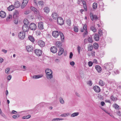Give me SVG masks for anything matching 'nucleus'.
<instances>
[{
	"instance_id": "1",
	"label": "nucleus",
	"mask_w": 121,
	"mask_h": 121,
	"mask_svg": "<svg viewBox=\"0 0 121 121\" xmlns=\"http://www.w3.org/2000/svg\"><path fill=\"white\" fill-rule=\"evenodd\" d=\"M60 35L61 41H64V37L63 33L60 32H59L57 31H54L52 32V36L55 38L57 37Z\"/></svg>"
},
{
	"instance_id": "2",
	"label": "nucleus",
	"mask_w": 121,
	"mask_h": 121,
	"mask_svg": "<svg viewBox=\"0 0 121 121\" xmlns=\"http://www.w3.org/2000/svg\"><path fill=\"white\" fill-rule=\"evenodd\" d=\"M113 64L111 63H107L104 65L103 67L104 68L110 70L113 69Z\"/></svg>"
},
{
	"instance_id": "3",
	"label": "nucleus",
	"mask_w": 121,
	"mask_h": 121,
	"mask_svg": "<svg viewBox=\"0 0 121 121\" xmlns=\"http://www.w3.org/2000/svg\"><path fill=\"white\" fill-rule=\"evenodd\" d=\"M45 71L48 78L50 79L52 78V72L50 69H47L45 70Z\"/></svg>"
},
{
	"instance_id": "4",
	"label": "nucleus",
	"mask_w": 121,
	"mask_h": 121,
	"mask_svg": "<svg viewBox=\"0 0 121 121\" xmlns=\"http://www.w3.org/2000/svg\"><path fill=\"white\" fill-rule=\"evenodd\" d=\"M57 24L60 25H63L64 23V21L63 18L61 17H59L57 19Z\"/></svg>"
},
{
	"instance_id": "5",
	"label": "nucleus",
	"mask_w": 121,
	"mask_h": 121,
	"mask_svg": "<svg viewBox=\"0 0 121 121\" xmlns=\"http://www.w3.org/2000/svg\"><path fill=\"white\" fill-rule=\"evenodd\" d=\"M29 28L30 30H34L36 29L37 26L34 23H32L30 24Z\"/></svg>"
},
{
	"instance_id": "6",
	"label": "nucleus",
	"mask_w": 121,
	"mask_h": 121,
	"mask_svg": "<svg viewBox=\"0 0 121 121\" xmlns=\"http://www.w3.org/2000/svg\"><path fill=\"white\" fill-rule=\"evenodd\" d=\"M18 36L21 39H23L25 37V32L23 31L20 32Z\"/></svg>"
},
{
	"instance_id": "7",
	"label": "nucleus",
	"mask_w": 121,
	"mask_h": 121,
	"mask_svg": "<svg viewBox=\"0 0 121 121\" xmlns=\"http://www.w3.org/2000/svg\"><path fill=\"white\" fill-rule=\"evenodd\" d=\"M37 43L39 46L41 47H43L45 44L44 42L41 40H38Z\"/></svg>"
},
{
	"instance_id": "8",
	"label": "nucleus",
	"mask_w": 121,
	"mask_h": 121,
	"mask_svg": "<svg viewBox=\"0 0 121 121\" xmlns=\"http://www.w3.org/2000/svg\"><path fill=\"white\" fill-rule=\"evenodd\" d=\"M103 70V73L105 77H107L110 74V72L107 69L104 68Z\"/></svg>"
},
{
	"instance_id": "9",
	"label": "nucleus",
	"mask_w": 121,
	"mask_h": 121,
	"mask_svg": "<svg viewBox=\"0 0 121 121\" xmlns=\"http://www.w3.org/2000/svg\"><path fill=\"white\" fill-rule=\"evenodd\" d=\"M90 16L92 21L94 20H96L98 18L96 15H93V13H91L90 14Z\"/></svg>"
},
{
	"instance_id": "10",
	"label": "nucleus",
	"mask_w": 121,
	"mask_h": 121,
	"mask_svg": "<svg viewBox=\"0 0 121 121\" xmlns=\"http://www.w3.org/2000/svg\"><path fill=\"white\" fill-rule=\"evenodd\" d=\"M93 89L96 93H99L100 91V88L99 86L96 85L93 87Z\"/></svg>"
},
{
	"instance_id": "11",
	"label": "nucleus",
	"mask_w": 121,
	"mask_h": 121,
	"mask_svg": "<svg viewBox=\"0 0 121 121\" xmlns=\"http://www.w3.org/2000/svg\"><path fill=\"white\" fill-rule=\"evenodd\" d=\"M42 51L40 50L36 49L35 50V53L38 56H40L42 54Z\"/></svg>"
},
{
	"instance_id": "12",
	"label": "nucleus",
	"mask_w": 121,
	"mask_h": 121,
	"mask_svg": "<svg viewBox=\"0 0 121 121\" xmlns=\"http://www.w3.org/2000/svg\"><path fill=\"white\" fill-rule=\"evenodd\" d=\"M22 29L23 32H27L28 31L29 29V27L28 26L26 25H24L22 26Z\"/></svg>"
},
{
	"instance_id": "13",
	"label": "nucleus",
	"mask_w": 121,
	"mask_h": 121,
	"mask_svg": "<svg viewBox=\"0 0 121 121\" xmlns=\"http://www.w3.org/2000/svg\"><path fill=\"white\" fill-rule=\"evenodd\" d=\"M33 49V48L31 45H28L26 46V49L28 52L32 51Z\"/></svg>"
},
{
	"instance_id": "14",
	"label": "nucleus",
	"mask_w": 121,
	"mask_h": 121,
	"mask_svg": "<svg viewBox=\"0 0 121 121\" xmlns=\"http://www.w3.org/2000/svg\"><path fill=\"white\" fill-rule=\"evenodd\" d=\"M50 51L52 53H56L57 52V49L56 47H52L51 48Z\"/></svg>"
},
{
	"instance_id": "15",
	"label": "nucleus",
	"mask_w": 121,
	"mask_h": 121,
	"mask_svg": "<svg viewBox=\"0 0 121 121\" xmlns=\"http://www.w3.org/2000/svg\"><path fill=\"white\" fill-rule=\"evenodd\" d=\"M30 9L31 10L33 11L36 14H39V11L36 8L34 7H30Z\"/></svg>"
},
{
	"instance_id": "16",
	"label": "nucleus",
	"mask_w": 121,
	"mask_h": 121,
	"mask_svg": "<svg viewBox=\"0 0 121 121\" xmlns=\"http://www.w3.org/2000/svg\"><path fill=\"white\" fill-rule=\"evenodd\" d=\"M19 12L18 11L16 10L14 12L13 15V18H17Z\"/></svg>"
},
{
	"instance_id": "17",
	"label": "nucleus",
	"mask_w": 121,
	"mask_h": 121,
	"mask_svg": "<svg viewBox=\"0 0 121 121\" xmlns=\"http://www.w3.org/2000/svg\"><path fill=\"white\" fill-rule=\"evenodd\" d=\"M38 28L40 30H42L43 29V24L42 22H39L38 23Z\"/></svg>"
},
{
	"instance_id": "18",
	"label": "nucleus",
	"mask_w": 121,
	"mask_h": 121,
	"mask_svg": "<svg viewBox=\"0 0 121 121\" xmlns=\"http://www.w3.org/2000/svg\"><path fill=\"white\" fill-rule=\"evenodd\" d=\"M6 13L4 11H1L0 12V16L2 18H4L6 17Z\"/></svg>"
},
{
	"instance_id": "19",
	"label": "nucleus",
	"mask_w": 121,
	"mask_h": 121,
	"mask_svg": "<svg viewBox=\"0 0 121 121\" xmlns=\"http://www.w3.org/2000/svg\"><path fill=\"white\" fill-rule=\"evenodd\" d=\"M95 68L96 70L99 73L101 72L102 70L101 67L99 65H96L95 66Z\"/></svg>"
},
{
	"instance_id": "20",
	"label": "nucleus",
	"mask_w": 121,
	"mask_h": 121,
	"mask_svg": "<svg viewBox=\"0 0 121 121\" xmlns=\"http://www.w3.org/2000/svg\"><path fill=\"white\" fill-rule=\"evenodd\" d=\"M43 76V75L42 74L35 75L33 76L32 78L33 79H37L41 78Z\"/></svg>"
},
{
	"instance_id": "21",
	"label": "nucleus",
	"mask_w": 121,
	"mask_h": 121,
	"mask_svg": "<svg viewBox=\"0 0 121 121\" xmlns=\"http://www.w3.org/2000/svg\"><path fill=\"white\" fill-rule=\"evenodd\" d=\"M53 18L54 19H56V18L57 19L58 18V16L56 13L54 12L53 13L52 15Z\"/></svg>"
},
{
	"instance_id": "22",
	"label": "nucleus",
	"mask_w": 121,
	"mask_h": 121,
	"mask_svg": "<svg viewBox=\"0 0 121 121\" xmlns=\"http://www.w3.org/2000/svg\"><path fill=\"white\" fill-rule=\"evenodd\" d=\"M13 6L14 7L16 8H18L20 6V4L19 2L18 1L15 2Z\"/></svg>"
},
{
	"instance_id": "23",
	"label": "nucleus",
	"mask_w": 121,
	"mask_h": 121,
	"mask_svg": "<svg viewBox=\"0 0 121 121\" xmlns=\"http://www.w3.org/2000/svg\"><path fill=\"white\" fill-rule=\"evenodd\" d=\"M12 18V16L11 14H9L6 18V21L7 22H9L11 20Z\"/></svg>"
},
{
	"instance_id": "24",
	"label": "nucleus",
	"mask_w": 121,
	"mask_h": 121,
	"mask_svg": "<svg viewBox=\"0 0 121 121\" xmlns=\"http://www.w3.org/2000/svg\"><path fill=\"white\" fill-rule=\"evenodd\" d=\"M64 51L63 49L62 48H60L58 53V55L59 56L61 55L63 53Z\"/></svg>"
},
{
	"instance_id": "25",
	"label": "nucleus",
	"mask_w": 121,
	"mask_h": 121,
	"mask_svg": "<svg viewBox=\"0 0 121 121\" xmlns=\"http://www.w3.org/2000/svg\"><path fill=\"white\" fill-rule=\"evenodd\" d=\"M94 38L96 41H98L99 38V35L97 34H95L94 36Z\"/></svg>"
},
{
	"instance_id": "26",
	"label": "nucleus",
	"mask_w": 121,
	"mask_h": 121,
	"mask_svg": "<svg viewBox=\"0 0 121 121\" xmlns=\"http://www.w3.org/2000/svg\"><path fill=\"white\" fill-rule=\"evenodd\" d=\"M28 38L29 40L32 42H34L35 41V39L31 35L29 36Z\"/></svg>"
},
{
	"instance_id": "27",
	"label": "nucleus",
	"mask_w": 121,
	"mask_h": 121,
	"mask_svg": "<svg viewBox=\"0 0 121 121\" xmlns=\"http://www.w3.org/2000/svg\"><path fill=\"white\" fill-rule=\"evenodd\" d=\"M91 30H92L93 32H95L96 31V29L95 27V25L91 26L90 28Z\"/></svg>"
},
{
	"instance_id": "28",
	"label": "nucleus",
	"mask_w": 121,
	"mask_h": 121,
	"mask_svg": "<svg viewBox=\"0 0 121 121\" xmlns=\"http://www.w3.org/2000/svg\"><path fill=\"white\" fill-rule=\"evenodd\" d=\"M87 29V26L86 25H84L83 26V28L81 29V31L82 32L85 30H86Z\"/></svg>"
},
{
	"instance_id": "29",
	"label": "nucleus",
	"mask_w": 121,
	"mask_h": 121,
	"mask_svg": "<svg viewBox=\"0 0 121 121\" xmlns=\"http://www.w3.org/2000/svg\"><path fill=\"white\" fill-rule=\"evenodd\" d=\"M113 107L116 109L119 110L120 109L119 106L116 104H114Z\"/></svg>"
},
{
	"instance_id": "30",
	"label": "nucleus",
	"mask_w": 121,
	"mask_h": 121,
	"mask_svg": "<svg viewBox=\"0 0 121 121\" xmlns=\"http://www.w3.org/2000/svg\"><path fill=\"white\" fill-rule=\"evenodd\" d=\"M23 23L24 25L27 26L29 24V22L27 19H25L23 21Z\"/></svg>"
},
{
	"instance_id": "31",
	"label": "nucleus",
	"mask_w": 121,
	"mask_h": 121,
	"mask_svg": "<svg viewBox=\"0 0 121 121\" xmlns=\"http://www.w3.org/2000/svg\"><path fill=\"white\" fill-rule=\"evenodd\" d=\"M14 9V7L13 5L9 6L8 8V9L9 11H10Z\"/></svg>"
},
{
	"instance_id": "32",
	"label": "nucleus",
	"mask_w": 121,
	"mask_h": 121,
	"mask_svg": "<svg viewBox=\"0 0 121 121\" xmlns=\"http://www.w3.org/2000/svg\"><path fill=\"white\" fill-rule=\"evenodd\" d=\"M99 83L100 86H103L104 85L105 83L103 81L100 80L99 82Z\"/></svg>"
},
{
	"instance_id": "33",
	"label": "nucleus",
	"mask_w": 121,
	"mask_h": 121,
	"mask_svg": "<svg viewBox=\"0 0 121 121\" xmlns=\"http://www.w3.org/2000/svg\"><path fill=\"white\" fill-rule=\"evenodd\" d=\"M56 45L57 47H60L62 45L61 43L60 42L57 41L56 43Z\"/></svg>"
},
{
	"instance_id": "34",
	"label": "nucleus",
	"mask_w": 121,
	"mask_h": 121,
	"mask_svg": "<svg viewBox=\"0 0 121 121\" xmlns=\"http://www.w3.org/2000/svg\"><path fill=\"white\" fill-rule=\"evenodd\" d=\"M110 98L113 101H116L117 99L116 97H114L112 95L111 96Z\"/></svg>"
},
{
	"instance_id": "35",
	"label": "nucleus",
	"mask_w": 121,
	"mask_h": 121,
	"mask_svg": "<svg viewBox=\"0 0 121 121\" xmlns=\"http://www.w3.org/2000/svg\"><path fill=\"white\" fill-rule=\"evenodd\" d=\"M44 9V12L47 13H48L50 11L49 8L47 7H45Z\"/></svg>"
},
{
	"instance_id": "36",
	"label": "nucleus",
	"mask_w": 121,
	"mask_h": 121,
	"mask_svg": "<svg viewBox=\"0 0 121 121\" xmlns=\"http://www.w3.org/2000/svg\"><path fill=\"white\" fill-rule=\"evenodd\" d=\"M93 46L94 48L96 49H98L99 47L98 44L96 43H94Z\"/></svg>"
},
{
	"instance_id": "37",
	"label": "nucleus",
	"mask_w": 121,
	"mask_h": 121,
	"mask_svg": "<svg viewBox=\"0 0 121 121\" xmlns=\"http://www.w3.org/2000/svg\"><path fill=\"white\" fill-rule=\"evenodd\" d=\"M44 3L42 1H38V4L39 6H43Z\"/></svg>"
},
{
	"instance_id": "38",
	"label": "nucleus",
	"mask_w": 121,
	"mask_h": 121,
	"mask_svg": "<svg viewBox=\"0 0 121 121\" xmlns=\"http://www.w3.org/2000/svg\"><path fill=\"white\" fill-rule=\"evenodd\" d=\"M79 113L78 112H74L71 115V116L72 117H74L78 115Z\"/></svg>"
},
{
	"instance_id": "39",
	"label": "nucleus",
	"mask_w": 121,
	"mask_h": 121,
	"mask_svg": "<svg viewBox=\"0 0 121 121\" xmlns=\"http://www.w3.org/2000/svg\"><path fill=\"white\" fill-rule=\"evenodd\" d=\"M93 49L92 46V45H89L88 46V50L89 51H91Z\"/></svg>"
},
{
	"instance_id": "40",
	"label": "nucleus",
	"mask_w": 121,
	"mask_h": 121,
	"mask_svg": "<svg viewBox=\"0 0 121 121\" xmlns=\"http://www.w3.org/2000/svg\"><path fill=\"white\" fill-rule=\"evenodd\" d=\"M93 8L94 9H96L97 8V4L96 3H94L93 5Z\"/></svg>"
},
{
	"instance_id": "41",
	"label": "nucleus",
	"mask_w": 121,
	"mask_h": 121,
	"mask_svg": "<svg viewBox=\"0 0 121 121\" xmlns=\"http://www.w3.org/2000/svg\"><path fill=\"white\" fill-rule=\"evenodd\" d=\"M31 117L30 115H29L27 116H23L22 117V118L23 119H28Z\"/></svg>"
},
{
	"instance_id": "42",
	"label": "nucleus",
	"mask_w": 121,
	"mask_h": 121,
	"mask_svg": "<svg viewBox=\"0 0 121 121\" xmlns=\"http://www.w3.org/2000/svg\"><path fill=\"white\" fill-rule=\"evenodd\" d=\"M66 23L68 25L70 26L71 25V22L70 20V19L67 20L66 21Z\"/></svg>"
},
{
	"instance_id": "43",
	"label": "nucleus",
	"mask_w": 121,
	"mask_h": 121,
	"mask_svg": "<svg viewBox=\"0 0 121 121\" xmlns=\"http://www.w3.org/2000/svg\"><path fill=\"white\" fill-rule=\"evenodd\" d=\"M88 41L90 43H91L93 42L92 38L91 37H89L88 39Z\"/></svg>"
},
{
	"instance_id": "44",
	"label": "nucleus",
	"mask_w": 121,
	"mask_h": 121,
	"mask_svg": "<svg viewBox=\"0 0 121 121\" xmlns=\"http://www.w3.org/2000/svg\"><path fill=\"white\" fill-rule=\"evenodd\" d=\"M63 119L62 118H55L53 119L52 120V121H58V120H63Z\"/></svg>"
},
{
	"instance_id": "45",
	"label": "nucleus",
	"mask_w": 121,
	"mask_h": 121,
	"mask_svg": "<svg viewBox=\"0 0 121 121\" xmlns=\"http://www.w3.org/2000/svg\"><path fill=\"white\" fill-rule=\"evenodd\" d=\"M10 69L9 68H7L5 69V72L7 74H8L9 73Z\"/></svg>"
},
{
	"instance_id": "46",
	"label": "nucleus",
	"mask_w": 121,
	"mask_h": 121,
	"mask_svg": "<svg viewBox=\"0 0 121 121\" xmlns=\"http://www.w3.org/2000/svg\"><path fill=\"white\" fill-rule=\"evenodd\" d=\"M27 4H26L22 2V5L21 6V8H24L26 5Z\"/></svg>"
},
{
	"instance_id": "47",
	"label": "nucleus",
	"mask_w": 121,
	"mask_h": 121,
	"mask_svg": "<svg viewBox=\"0 0 121 121\" xmlns=\"http://www.w3.org/2000/svg\"><path fill=\"white\" fill-rule=\"evenodd\" d=\"M60 101L61 103L63 104L64 103V101L62 97L60 98Z\"/></svg>"
},
{
	"instance_id": "48",
	"label": "nucleus",
	"mask_w": 121,
	"mask_h": 121,
	"mask_svg": "<svg viewBox=\"0 0 121 121\" xmlns=\"http://www.w3.org/2000/svg\"><path fill=\"white\" fill-rule=\"evenodd\" d=\"M20 116V115L18 114H17L16 115H14L12 116V117L14 119H15L17 118H18Z\"/></svg>"
},
{
	"instance_id": "49",
	"label": "nucleus",
	"mask_w": 121,
	"mask_h": 121,
	"mask_svg": "<svg viewBox=\"0 0 121 121\" xmlns=\"http://www.w3.org/2000/svg\"><path fill=\"white\" fill-rule=\"evenodd\" d=\"M98 33L99 35L100 36H101L102 35V31L101 30H99L98 32Z\"/></svg>"
},
{
	"instance_id": "50",
	"label": "nucleus",
	"mask_w": 121,
	"mask_h": 121,
	"mask_svg": "<svg viewBox=\"0 0 121 121\" xmlns=\"http://www.w3.org/2000/svg\"><path fill=\"white\" fill-rule=\"evenodd\" d=\"M87 84L90 86H91L92 84V81L91 80H89L87 82Z\"/></svg>"
},
{
	"instance_id": "51",
	"label": "nucleus",
	"mask_w": 121,
	"mask_h": 121,
	"mask_svg": "<svg viewBox=\"0 0 121 121\" xmlns=\"http://www.w3.org/2000/svg\"><path fill=\"white\" fill-rule=\"evenodd\" d=\"M81 49V47L79 46H78L77 48V50L78 52V53L79 54L80 53V50Z\"/></svg>"
},
{
	"instance_id": "52",
	"label": "nucleus",
	"mask_w": 121,
	"mask_h": 121,
	"mask_svg": "<svg viewBox=\"0 0 121 121\" xmlns=\"http://www.w3.org/2000/svg\"><path fill=\"white\" fill-rule=\"evenodd\" d=\"M84 32L83 35V37H85L86 35L87 34L88 32L87 31V30H86Z\"/></svg>"
},
{
	"instance_id": "53",
	"label": "nucleus",
	"mask_w": 121,
	"mask_h": 121,
	"mask_svg": "<svg viewBox=\"0 0 121 121\" xmlns=\"http://www.w3.org/2000/svg\"><path fill=\"white\" fill-rule=\"evenodd\" d=\"M21 68H23V69L22 70L23 71H25L26 70V67L25 66H21Z\"/></svg>"
},
{
	"instance_id": "54",
	"label": "nucleus",
	"mask_w": 121,
	"mask_h": 121,
	"mask_svg": "<svg viewBox=\"0 0 121 121\" xmlns=\"http://www.w3.org/2000/svg\"><path fill=\"white\" fill-rule=\"evenodd\" d=\"M14 19V23L15 24H17L18 23V19L17 18H13Z\"/></svg>"
},
{
	"instance_id": "55",
	"label": "nucleus",
	"mask_w": 121,
	"mask_h": 121,
	"mask_svg": "<svg viewBox=\"0 0 121 121\" xmlns=\"http://www.w3.org/2000/svg\"><path fill=\"white\" fill-rule=\"evenodd\" d=\"M93 64V63L91 61H89L88 62V65L89 67L91 66Z\"/></svg>"
},
{
	"instance_id": "56",
	"label": "nucleus",
	"mask_w": 121,
	"mask_h": 121,
	"mask_svg": "<svg viewBox=\"0 0 121 121\" xmlns=\"http://www.w3.org/2000/svg\"><path fill=\"white\" fill-rule=\"evenodd\" d=\"M114 72L116 74H118L119 73V72L118 70H115L114 71Z\"/></svg>"
},
{
	"instance_id": "57",
	"label": "nucleus",
	"mask_w": 121,
	"mask_h": 121,
	"mask_svg": "<svg viewBox=\"0 0 121 121\" xmlns=\"http://www.w3.org/2000/svg\"><path fill=\"white\" fill-rule=\"evenodd\" d=\"M12 78V76L11 75H9L8 76L7 78V79L9 80H10Z\"/></svg>"
},
{
	"instance_id": "58",
	"label": "nucleus",
	"mask_w": 121,
	"mask_h": 121,
	"mask_svg": "<svg viewBox=\"0 0 121 121\" xmlns=\"http://www.w3.org/2000/svg\"><path fill=\"white\" fill-rule=\"evenodd\" d=\"M67 116L68 115L66 113H64L63 114H62L60 115V116L62 117H65Z\"/></svg>"
},
{
	"instance_id": "59",
	"label": "nucleus",
	"mask_w": 121,
	"mask_h": 121,
	"mask_svg": "<svg viewBox=\"0 0 121 121\" xmlns=\"http://www.w3.org/2000/svg\"><path fill=\"white\" fill-rule=\"evenodd\" d=\"M99 7L100 8H103L104 7L103 4L102 3H101L99 4Z\"/></svg>"
},
{
	"instance_id": "60",
	"label": "nucleus",
	"mask_w": 121,
	"mask_h": 121,
	"mask_svg": "<svg viewBox=\"0 0 121 121\" xmlns=\"http://www.w3.org/2000/svg\"><path fill=\"white\" fill-rule=\"evenodd\" d=\"M74 30L75 32H77L78 31V29L77 27H75L74 28Z\"/></svg>"
},
{
	"instance_id": "61",
	"label": "nucleus",
	"mask_w": 121,
	"mask_h": 121,
	"mask_svg": "<svg viewBox=\"0 0 121 121\" xmlns=\"http://www.w3.org/2000/svg\"><path fill=\"white\" fill-rule=\"evenodd\" d=\"M28 1L29 0H23L22 2L27 4V3H28Z\"/></svg>"
},
{
	"instance_id": "62",
	"label": "nucleus",
	"mask_w": 121,
	"mask_h": 121,
	"mask_svg": "<svg viewBox=\"0 0 121 121\" xmlns=\"http://www.w3.org/2000/svg\"><path fill=\"white\" fill-rule=\"evenodd\" d=\"M75 94L77 96L79 97H81L80 95L77 92H76Z\"/></svg>"
},
{
	"instance_id": "63",
	"label": "nucleus",
	"mask_w": 121,
	"mask_h": 121,
	"mask_svg": "<svg viewBox=\"0 0 121 121\" xmlns=\"http://www.w3.org/2000/svg\"><path fill=\"white\" fill-rule=\"evenodd\" d=\"M17 112L16 111H15L14 110H13L12 111L11 113L12 114H17Z\"/></svg>"
},
{
	"instance_id": "64",
	"label": "nucleus",
	"mask_w": 121,
	"mask_h": 121,
	"mask_svg": "<svg viewBox=\"0 0 121 121\" xmlns=\"http://www.w3.org/2000/svg\"><path fill=\"white\" fill-rule=\"evenodd\" d=\"M117 114L119 116H121V112L119 111H118L117 112Z\"/></svg>"
}]
</instances>
